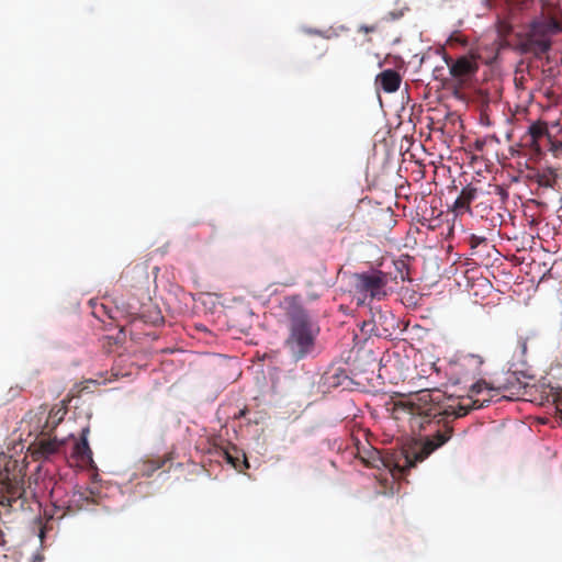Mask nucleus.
Instances as JSON below:
<instances>
[{
	"mask_svg": "<svg viewBox=\"0 0 562 562\" xmlns=\"http://www.w3.org/2000/svg\"><path fill=\"white\" fill-rule=\"evenodd\" d=\"M524 386L519 382H508L499 386H491L485 380H477L471 385L472 394H480L486 390L490 394L488 398L472 400L469 403L460 404L457 409L449 412L442 409L439 403H435L429 390H423L406 401L395 404L397 409H401L413 416L412 426L418 427L425 435L415 439L408 445L404 451V469L414 468L418 462H423L434 451L442 447L450 440L453 434V427L450 425L449 417L453 418L463 417L472 409L481 408L485 403L491 402L495 395L513 400L524 395Z\"/></svg>",
	"mask_w": 562,
	"mask_h": 562,
	"instance_id": "1",
	"label": "nucleus"
},
{
	"mask_svg": "<svg viewBox=\"0 0 562 562\" xmlns=\"http://www.w3.org/2000/svg\"><path fill=\"white\" fill-rule=\"evenodd\" d=\"M289 336L285 347L295 360H302L313 353L319 328L312 323L307 313L300 306H293L288 311Z\"/></svg>",
	"mask_w": 562,
	"mask_h": 562,
	"instance_id": "2",
	"label": "nucleus"
},
{
	"mask_svg": "<svg viewBox=\"0 0 562 562\" xmlns=\"http://www.w3.org/2000/svg\"><path fill=\"white\" fill-rule=\"evenodd\" d=\"M30 508L23 476L9 469L0 470V515Z\"/></svg>",
	"mask_w": 562,
	"mask_h": 562,
	"instance_id": "3",
	"label": "nucleus"
},
{
	"mask_svg": "<svg viewBox=\"0 0 562 562\" xmlns=\"http://www.w3.org/2000/svg\"><path fill=\"white\" fill-rule=\"evenodd\" d=\"M562 31V26L555 20L535 21L530 25V30L521 41L520 46L524 53L533 54L537 57L546 54L550 47L551 42L549 34L558 33Z\"/></svg>",
	"mask_w": 562,
	"mask_h": 562,
	"instance_id": "4",
	"label": "nucleus"
},
{
	"mask_svg": "<svg viewBox=\"0 0 562 562\" xmlns=\"http://www.w3.org/2000/svg\"><path fill=\"white\" fill-rule=\"evenodd\" d=\"M482 55L477 49H470L467 54L457 58L445 56L443 60L448 66L449 74L458 88H463L475 78Z\"/></svg>",
	"mask_w": 562,
	"mask_h": 562,
	"instance_id": "5",
	"label": "nucleus"
},
{
	"mask_svg": "<svg viewBox=\"0 0 562 562\" xmlns=\"http://www.w3.org/2000/svg\"><path fill=\"white\" fill-rule=\"evenodd\" d=\"M353 280L356 292L363 294L364 299L369 296L372 300H381L386 296L385 286L389 282L386 273L380 270L356 273Z\"/></svg>",
	"mask_w": 562,
	"mask_h": 562,
	"instance_id": "6",
	"label": "nucleus"
},
{
	"mask_svg": "<svg viewBox=\"0 0 562 562\" xmlns=\"http://www.w3.org/2000/svg\"><path fill=\"white\" fill-rule=\"evenodd\" d=\"M484 358L480 355L469 353L463 356L456 367L457 383L468 382L482 374Z\"/></svg>",
	"mask_w": 562,
	"mask_h": 562,
	"instance_id": "7",
	"label": "nucleus"
},
{
	"mask_svg": "<svg viewBox=\"0 0 562 562\" xmlns=\"http://www.w3.org/2000/svg\"><path fill=\"white\" fill-rule=\"evenodd\" d=\"M64 445V440L54 439H38L31 447L32 456L34 460L49 459L52 456L57 453L60 447Z\"/></svg>",
	"mask_w": 562,
	"mask_h": 562,
	"instance_id": "8",
	"label": "nucleus"
},
{
	"mask_svg": "<svg viewBox=\"0 0 562 562\" xmlns=\"http://www.w3.org/2000/svg\"><path fill=\"white\" fill-rule=\"evenodd\" d=\"M375 82L384 92L393 93L398 90L402 78L394 69H385L376 76Z\"/></svg>",
	"mask_w": 562,
	"mask_h": 562,
	"instance_id": "9",
	"label": "nucleus"
},
{
	"mask_svg": "<svg viewBox=\"0 0 562 562\" xmlns=\"http://www.w3.org/2000/svg\"><path fill=\"white\" fill-rule=\"evenodd\" d=\"M89 427H85L80 434V440L75 443L74 454L81 462H88L92 460V451L88 443Z\"/></svg>",
	"mask_w": 562,
	"mask_h": 562,
	"instance_id": "10",
	"label": "nucleus"
},
{
	"mask_svg": "<svg viewBox=\"0 0 562 562\" xmlns=\"http://www.w3.org/2000/svg\"><path fill=\"white\" fill-rule=\"evenodd\" d=\"M477 196V189L472 186L464 187L457 200L454 201L453 209L456 211H467L470 212V205L471 203L476 199Z\"/></svg>",
	"mask_w": 562,
	"mask_h": 562,
	"instance_id": "11",
	"label": "nucleus"
},
{
	"mask_svg": "<svg viewBox=\"0 0 562 562\" xmlns=\"http://www.w3.org/2000/svg\"><path fill=\"white\" fill-rule=\"evenodd\" d=\"M222 456L237 471L241 472L243 468H249L245 453H240L235 446L232 449H224Z\"/></svg>",
	"mask_w": 562,
	"mask_h": 562,
	"instance_id": "12",
	"label": "nucleus"
},
{
	"mask_svg": "<svg viewBox=\"0 0 562 562\" xmlns=\"http://www.w3.org/2000/svg\"><path fill=\"white\" fill-rule=\"evenodd\" d=\"M528 135L530 136V146L539 149V139L542 137H548L549 142H551V135L548 130V125L546 122L537 121L532 123L528 128Z\"/></svg>",
	"mask_w": 562,
	"mask_h": 562,
	"instance_id": "13",
	"label": "nucleus"
},
{
	"mask_svg": "<svg viewBox=\"0 0 562 562\" xmlns=\"http://www.w3.org/2000/svg\"><path fill=\"white\" fill-rule=\"evenodd\" d=\"M70 506L76 507L77 509H81L87 505L93 503L91 497V492L88 490H76L72 492L70 499Z\"/></svg>",
	"mask_w": 562,
	"mask_h": 562,
	"instance_id": "14",
	"label": "nucleus"
},
{
	"mask_svg": "<svg viewBox=\"0 0 562 562\" xmlns=\"http://www.w3.org/2000/svg\"><path fill=\"white\" fill-rule=\"evenodd\" d=\"M167 459L156 458L151 460H147L143 463L142 472L144 475L150 476L155 471L162 468L166 463Z\"/></svg>",
	"mask_w": 562,
	"mask_h": 562,
	"instance_id": "15",
	"label": "nucleus"
},
{
	"mask_svg": "<svg viewBox=\"0 0 562 562\" xmlns=\"http://www.w3.org/2000/svg\"><path fill=\"white\" fill-rule=\"evenodd\" d=\"M557 176L552 170L537 175V183L540 187L553 188L557 181Z\"/></svg>",
	"mask_w": 562,
	"mask_h": 562,
	"instance_id": "16",
	"label": "nucleus"
},
{
	"mask_svg": "<svg viewBox=\"0 0 562 562\" xmlns=\"http://www.w3.org/2000/svg\"><path fill=\"white\" fill-rule=\"evenodd\" d=\"M362 462L369 468H379V463L381 462V458L376 450L371 449L368 451V457H360Z\"/></svg>",
	"mask_w": 562,
	"mask_h": 562,
	"instance_id": "17",
	"label": "nucleus"
},
{
	"mask_svg": "<svg viewBox=\"0 0 562 562\" xmlns=\"http://www.w3.org/2000/svg\"><path fill=\"white\" fill-rule=\"evenodd\" d=\"M143 317L145 318L146 323H150L153 325H158L164 322V317L157 307L148 310V315L144 314Z\"/></svg>",
	"mask_w": 562,
	"mask_h": 562,
	"instance_id": "18",
	"label": "nucleus"
},
{
	"mask_svg": "<svg viewBox=\"0 0 562 562\" xmlns=\"http://www.w3.org/2000/svg\"><path fill=\"white\" fill-rule=\"evenodd\" d=\"M496 29L499 37L506 38L513 32V25L507 20H498Z\"/></svg>",
	"mask_w": 562,
	"mask_h": 562,
	"instance_id": "19",
	"label": "nucleus"
},
{
	"mask_svg": "<svg viewBox=\"0 0 562 562\" xmlns=\"http://www.w3.org/2000/svg\"><path fill=\"white\" fill-rule=\"evenodd\" d=\"M66 414V411L64 408H52L48 415V420L46 423V427H48L49 420H52L53 428L63 419L64 415Z\"/></svg>",
	"mask_w": 562,
	"mask_h": 562,
	"instance_id": "20",
	"label": "nucleus"
},
{
	"mask_svg": "<svg viewBox=\"0 0 562 562\" xmlns=\"http://www.w3.org/2000/svg\"><path fill=\"white\" fill-rule=\"evenodd\" d=\"M394 265H395V269L398 272V276L402 279V281L409 280V278H408V267L405 263V261H402V260L401 261H396V262H394Z\"/></svg>",
	"mask_w": 562,
	"mask_h": 562,
	"instance_id": "21",
	"label": "nucleus"
},
{
	"mask_svg": "<svg viewBox=\"0 0 562 562\" xmlns=\"http://www.w3.org/2000/svg\"><path fill=\"white\" fill-rule=\"evenodd\" d=\"M486 240L487 239L484 236L472 235L470 237V245H471L472 248H475L479 245L486 243Z\"/></svg>",
	"mask_w": 562,
	"mask_h": 562,
	"instance_id": "22",
	"label": "nucleus"
},
{
	"mask_svg": "<svg viewBox=\"0 0 562 562\" xmlns=\"http://www.w3.org/2000/svg\"><path fill=\"white\" fill-rule=\"evenodd\" d=\"M553 402L557 405V409L561 413L562 418V390L553 394Z\"/></svg>",
	"mask_w": 562,
	"mask_h": 562,
	"instance_id": "23",
	"label": "nucleus"
},
{
	"mask_svg": "<svg viewBox=\"0 0 562 562\" xmlns=\"http://www.w3.org/2000/svg\"><path fill=\"white\" fill-rule=\"evenodd\" d=\"M495 193L499 195L503 201H505L508 198L507 191L501 186L495 187Z\"/></svg>",
	"mask_w": 562,
	"mask_h": 562,
	"instance_id": "24",
	"label": "nucleus"
},
{
	"mask_svg": "<svg viewBox=\"0 0 562 562\" xmlns=\"http://www.w3.org/2000/svg\"><path fill=\"white\" fill-rule=\"evenodd\" d=\"M376 31V26L375 25H361L359 27V32H363V33H372V32H375Z\"/></svg>",
	"mask_w": 562,
	"mask_h": 562,
	"instance_id": "25",
	"label": "nucleus"
},
{
	"mask_svg": "<svg viewBox=\"0 0 562 562\" xmlns=\"http://www.w3.org/2000/svg\"><path fill=\"white\" fill-rule=\"evenodd\" d=\"M518 345L521 349V353L525 355L527 351V340L525 338H519Z\"/></svg>",
	"mask_w": 562,
	"mask_h": 562,
	"instance_id": "26",
	"label": "nucleus"
},
{
	"mask_svg": "<svg viewBox=\"0 0 562 562\" xmlns=\"http://www.w3.org/2000/svg\"><path fill=\"white\" fill-rule=\"evenodd\" d=\"M550 143H551V145H552V146H551V149H552V150H554L555 148H559L560 146H562V144H561V143H554V142H552V140H551Z\"/></svg>",
	"mask_w": 562,
	"mask_h": 562,
	"instance_id": "27",
	"label": "nucleus"
},
{
	"mask_svg": "<svg viewBox=\"0 0 562 562\" xmlns=\"http://www.w3.org/2000/svg\"><path fill=\"white\" fill-rule=\"evenodd\" d=\"M245 412H246L245 409H241L237 417H243L245 415Z\"/></svg>",
	"mask_w": 562,
	"mask_h": 562,
	"instance_id": "28",
	"label": "nucleus"
},
{
	"mask_svg": "<svg viewBox=\"0 0 562 562\" xmlns=\"http://www.w3.org/2000/svg\"><path fill=\"white\" fill-rule=\"evenodd\" d=\"M334 386H337L339 384V382H333L331 383Z\"/></svg>",
	"mask_w": 562,
	"mask_h": 562,
	"instance_id": "29",
	"label": "nucleus"
}]
</instances>
